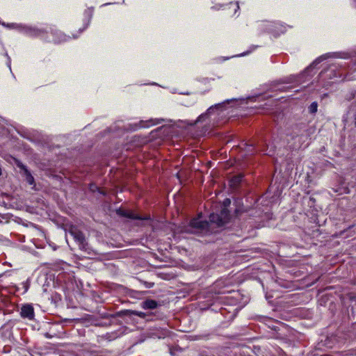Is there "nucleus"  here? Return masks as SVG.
Returning <instances> with one entry per match:
<instances>
[{"label": "nucleus", "instance_id": "22", "mask_svg": "<svg viewBox=\"0 0 356 356\" xmlns=\"http://www.w3.org/2000/svg\"><path fill=\"white\" fill-rule=\"evenodd\" d=\"M181 135H179V134H177L175 135V136H177V138H179V136H180Z\"/></svg>", "mask_w": 356, "mask_h": 356}, {"label": "nucleus", "instance_id": "7", "mask_svg": "<svg viewBox=\"0 0 356 356\" xmlns=\"http://www.w3.org/2000/svg\"><path fill=\"white\" fill-rule=\"evenodd\" d=\"M118 316L122 317L124 316H137L140 318H145L146 316V314L142 312H138V311H134V310H122L118 313Z\"/></svg>", "mask_w": 356, "mask_h": 356}, {"label": "nucleus", "instance_id": "13", "mask_svg": "<svg viewBox=\"0 0 356 356\" xmlns=\"http://www.w3.org/2000/svg\"><path fill=\"white\" fill-rule=\"evenodd\" d=\"M318 104L316 102H312L309 106V111L311 113H316L317 112Z\"/></svg>", "mask_w": 356, "mask_h": 356}, {"label": "nucleus", "instance_id": "3", "mask_svg": "<svg viewBox=\"0 0 356 356\" xmlns=\"http://www.w3.org/2000/svg\"><path fill=\"white\" fill-rule=\"evenodd\" d=\"M70 233L73 236L74 239L79 243V248L81 250H86L87 243L83 233L76 227H72L70 230Z\"/></svg>", "mask_w": 356, "mask_h": 356}, {"label": "nucleus", "instance_id": "17", "mask_svg": "<svg viewBox=\"0 0 356 356\" xmlns=\"http://www.w3.org/2000/svg\"><path fill=\"white\" fill-rule=\"evenodd\" d=\"M230 6H233V7H234V8H235V12H236L238 9H239V6H238V3L237 2H236V3H230Z\"/></svg>", "mask_w": 356, "mask_h": 356}, {"label": "nucleus", "instance_id": "4", "mask_svg": "<svg viewBox=\"0 0 356 356\" xmlns=\"http://www.w3.org/2000/svg\"><path fill=\"white\" fill-rule=\"evenodd\" d=\"M15 163L21 170L20 173L25 177L26 182L30 185L34 184V178L26 166L24 165L19 160L16 159H15Z\"/></svg>", "mask_w": 356, "mask_h": 356}, {"label": "nucleus", "instance_id": "1", "mask_svg": "<svg viewBox=\"0 0 356 356\" xmlns=\"http://www.w3.org/2000/svg\"><path fill=\"white\" fill-rule=\"evenodd\" d=\"M230 214L227 209L223 208L219 213H212L209 216V222L202 220L200 218H193L190 222L192 232L202 235L209 234L213 232L214 227H220L227 223Z\"/></svg>", "mask_w": 356, "mask_h": 356}, {"label": "nucleus", "instance_id": "10", "mask_svg": "<svg viewBox=\"0 0 356 356\" xmlns=\"http://www.w3.org/2000/svg\"><path fill=\"white\" fill-rule=\"evenodd\" d=\"M30 35L32 36H39L44 33V31L40 29H29Z\"/></svg>", "mask_w": 356, "mask_h": 356}, {"label": "nucleus", "instance_id": "15", "mask_svg": "<svg viewBox=\"0 0 356 356\" xmlns=\"http://www.w3.org/2000/svg\"><path fill=\"white\" fill-rule=\"evenodd\" d=\"M90 190L92 191H95L96 190H97L100 193L103 194V195H105L106 193L101 191L99 188H98L96 185L95 184H90Z\"/></svg>", "mask_w": 356, "mask_h": 356}, {"label": "nucleus", "instance_id": "19", "mask_svg": "<svg viewBox=\"0 0 356 356\" xmlns=\"http://www.w3.org/2000/svg\"><path fill=\"white\" fill-rule=\"evenodd\" d=\"M225 204H230V200L229 199H226L224 202Z\"/></svg>", "mask_w": 356, "mask_h": 356}, {"label": "nucleus", "instance_id": "18", "mask_svg": "<svg viewBox=\"0 0 356 356\" xmlns=\"http://www.w3.org/2000/svg\"><path fill=\"white\" fill-rule=\"evenodd\" d=\"M309 202H312V203H314V201H315V200H314V197H309Z\"/></svg>", "mask_w": 356, "mask_h": 356}, {"label": "nucleus", "instance_id": "2", "mask_svg": "<svg viewBox=\"0 0 356 356\" xmlns=\"http://www.w3.org/2000/svg\"><path fill=\"white\" fill-rule=\"evenodd\" d=\"M221 106L220 104H217L214 106H210L207 111L201 114L194 122H187V124L190 126L196 125L197 127L202 126L204 128L207 127V124L209 122V113L211 112L213 108H219Z\"/></svg>", "mask_w": 356, "mask_h": 356}, {"label": "nucleus", "instance_id": "12", "mask_svg": "<svg viewBox=\"0 0 356 356\" xmlns=\"http://www.w3.org/2000/svg\"><path fill=\"white\" fill-rule=\"evenodd\" d=\"M213 81H214V79L209 77H204L199 79L200 83L204 86L209 84Z\"/></svg>", "mask_w": 356, "mask_h": 356}, {"label": "nucleus", "instance_id": "14", "mask_svg": "<svg viewBox=\"0 0 356 356\" xmlns=\"http://www.w3.org/2000/svg\"><path fill=\"white\" fill-rule=\"evenodd\" d=\"M242 178H243V175H241L235 176L232 178V182L233 183V184H238L241 181Z\"/></svg>", "mask_w": 356, "mask_h": 356}, {"label": "nucleus", "instance_id": "11", "mask_svg": "<svg viewBox=\"0 0 356 356\" xmlns=\"http://www.w3.org/2000/svg\"><path fill=\"white\" fill-rule=\"evenodd\" d=\"M85 15L88 17V23L86 24V26H88L90 20L91 19L92 15H93V8H88L85 10Z\"/></svg>", "mask_w": 356, "mask_h": 356}, {"label": "nucleus", "instance_id": "21", "mask_svg": "<svg viewBox=\"0 0 356 356\" xmlns=\"http://www.w3.org/2000/svg\"><path fill=\"white\" fill-rule=\"evenodd\" d=\"M355 126L356 127V115L355 116V121H354Z\"/></svg>", "mask_w": 356, "mask_h": 356}, {"label": "nucleus", "instance_id": "16", "mask_svg": "<svg viewBox=\"0 0 356 356\" xmlns=\"http://www.w3.org/2000/svg\"><path fill=\"white\" fill-rule=\"evenodd\" d=\"M3 26L8 27V28H14L15 25L14 24H6L4 22L1 23Z\"/></svg>", "mask_w": 356, "mask_h": 356}, {"label": "nucleus", "instance_id": "8", "mask_svg": "<svg viewBox=\"0 0 356 356\" xmlns=\"http://www.w3.org/2000/svg\"><path fill=\"white\" fill-rule=\"evenodd\" d=\"M159 305V303L152 299H147L142 302V307L145 309H156Z\"/></svg>", "mask_w": 356, "mask_h": 356}, {"label": "nucleus", "instance_id": "20", "mask_svg": "<svg viewBox=\"0 0 356 356\" xmlns=\"http://www.w3.org/2000/svg\"><path fill=\"white\" fill-rule=\"evenodd\" d=\"M1 218H4L3 216L0 215V222H2Z\"/></svg>", "mask_w": 356, "mask_h": 356}, {"label": "nucleus", "instance_id": "9", "mask_svg": "<svg viewBox=\"0 0 356 356\" xmlns=\"http://www.w3.org/2000/svg\"><path fill=\"white\" fill-rule=\"evenodd\" d=\"M170 126L163 125L156 129H154V130L151 131L149 134H153L155 132H158V131H163V133L168 134L170 132Z\"/></svg>", "mask_w": 356, "mask_h": 356}, {"label": "nucleus", "instance_id": "6", "mask_svg": "<svg viewBox=\"0 0 356 356\" xmlns=\"http://www.w3.org/2000/svg\"><path fill=\"white\" fill-rule=\"evenodd\" d=\"M117 213L118 215H120L121 216H123V217H125L127 218H130V219H134V220H149L150 218L149 216H147L145 217H141L140 216H139L138 214H135L133 212L127 211H124V210H122V209H119L117 211Z\"/></svg>", "mask_w": 356, "mask_h": 356}, {"label": "nucleus", "instance_id": "23", "mask_svg": "<svg viewBox=\"0 0 356 356\" xmlns=\"http://www.w3.org/2000/svg\"><path fill=\"white\" fill-rule=\"evenodd\" d=\"M144 126H145L144 123H141V127H144Z\"/></svg>", "mask_w": 356, "mask_h": 356}, {"label": "nucleus", "instance_id": "5", "mask_svg": "<svg viewBox=\"0 0 356 356\" xmlns=\"http://www.w3.org/2000/svg\"><path fill=\"white\" fill-rule=\"evenodd\" d=\"M21 316L22 318H26L29 320H32L34 318V309L31 305H24L21 308L20 312Z\"/></svg>", "mask_w": 356, "mask_h": 356}]
</instances>
